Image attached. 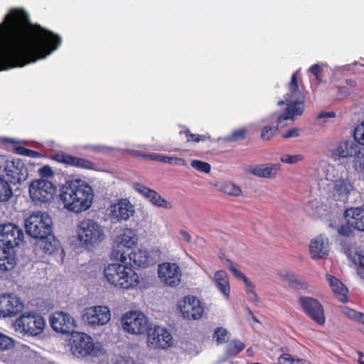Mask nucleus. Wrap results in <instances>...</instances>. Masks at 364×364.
Returning <instances> with one entry per match:
<instances>
[{
	"label": "nucleus",
	"mask_w": 364,
	"mask_h": 364,
	"mask_svg": "<svg viewBox=\"0 0 364 364\" xmlns=\"http://www.w3.org/2000/svg\"><path fill=\"white\" fill-rule=\"evenodd\" d=\"M137 243V237L131 228H125L119 237L118 247L121 246L130 249Z\"/></svg>",
	"instance_id": "nucleus-33"
},
{
	"label": "nucleus",
	"mask_w": 364,
	"mask_h": 364,
	"mask_svg": "<svg viewBox=\"0 0 364 364\" xmlns=\"http://www.w3.org/2000/svg\"><path fill=\"white\" fill-rule=\"evenodd\" d=\"M364 356V353L361 351H358V362L359 364H364V361L363 360V357Z\"/></svg>",
	"instance_id": "nucleus-62"
},
{
	"label": "nucleus",
	"mask_w": 364,
	"mask_h": 364,
	"mask_svg": "<svg viewBox=\"0 0 364 364\" xmlns=\"http://www.w3.org/2000/svg\"><path fill=\"white\" fill-rule=\"evenodd\" d=\"M12 195L13 191L9 183L0 177V202L8 201Z\"/></svg>",
	"instance_id": "nucleus-36"
},
{
	"label": "nucleus",
	"mask_w": 364,
	"mask_h": 364,
	"mask_svg": "<svg viewBox=\"0 0 364 364\" xmlns=\"http://www.w3.org/2000/svg\"><path fill=\"white\" fill-rule=\"evenodd\" d=\"M23 230L12 223L0 224V270L9 271L16 265L14 248L23 241Z\"/></svg>",
	"instance_id": "nucleus-4"
},
{
	"label": "nucleus",
	"mask_w": 364,
	"mask_h": 364,
	"mask_svg": "<svg viewBox=\"0 0 364 364\" xmlns=\"http://www.w3.org/2000/svg\"><path fill=\"white\" fill-rule=\"evenodd\" d=\"M4 171L11 183H20L28 177V169L24 163L20 159L7 161Z\"/></svg>",
	"instance_id": "nucleus-19"
},
{
	"label": "nucleus",
	"mask_w": 364,
	"mask_h": 364,
	"mask_svg": "<svg viewBox=\"0 0 364 364\" xmlns=\"http://www.w3.org/2000/svg\"><path fill=\"white\" fill-rule=\"evenodd\" d=\"M353 262L364 269V255L356 253L353 257Z\"/></svg>",
	"instance_id": "nucleus-53"
},
{
	"label": "nucleus",
	"mask_w": 364,
	"mask_h": 364,
	"mask_svg": "<svg viewBox=\"0 0 364 364\" xmlns=\"http://www.w3.org/2000/svg\"><path fill=\"white\" fill-rule=\"evenodd\" d=\"M309 71L315 75L316 80L319 82L321 81L322 77V69L320 67L318 64H314L312 65L310 68Z\"/></svg>",
	"instance_id": "nucleus-50"
},
{
	"label": "nucleus",
	"mask_w": 364,
	"mask_h": 364,
	"mask_svg": "<svg viewBox=\"0 0 364 364\" xmlns=\"http://www.w3.org/2000/svg\"><path fill=\"white\" fill-rule=\"evenodd\" d=\"M122 324L125 331L136 335L148 333L149 323L146 316L140 311H129L122 318Z\"/></svg>",
	"instance_id": "nucleus-11"
},
{
	"label": "nucleus",
	"mask_w": 364,
	"mask_h": 364,
	"mask_svg": "<svg viewBox=\"0 0 364 364\" xmlns=\"http://www.w3.org/2000/svg\"><path fill=\"white\" fill-rule=\"evenodd\" d=\"M55 192L56 188L53 183L42 178L33 181L29 186L31 198L36 203L50 202Z\"/></svg>",
	"instance_id": "nucleus-10"
},
{
	"label": "nucleus",
	"mask_w": 364,
	"mask_h": 364,
	"mask_svg": "<svg viewBox=\"0 0 364 364\" xmlns=\"http://www.w3.org/2000/svg\"><path fill=\"white\" fill-rule=\"evenodd\" d=\"M52 220L45 212L33 213L25 220V228L31 237L39 239L52 232Z\"/></svg>",
	"instance_id": "nucleus-7"
},
{
	"label": "nucleus",
	"mask_w": 364,
	"mask_h": 364,
	"mask_svg": "<svg viewBox=\"0 0 364 364\" xmlns=\"http://www.w3.org/2000/svg\"><path fill=\"white\" fill-rule=\"evenodd\" d=\"M246 293L249 296V300L254 301V302H258L259 298L257 294V293L255 291V289H247Z\"/></svg>",
	"instance_id": "nucleus-54"
},
{
	"label": "nucleus",
	"mask_w": 364,
	"mask_h": 364,
	"mask_svg": "<svg viewBox=\"0 0 364 364\" xmlns=\"http://www.w3.org/2000/svg\"><path fill=\"white\" fill-rule=\"evenodd\" d=\"M70 346L72 353L77 357H97L100 355V348L95 346L92 337L85 333L76 332L72 334Z\"/></svg>",
	"instance_id": "nucleus-8"
},
{
	"label": "nucleus",
	"mask_w": 364,
	"mask_h": 364,
	"mask_svg": "<svg viewBox=\"0 0 364 364\" xmlns=\"http://www.w3.org/2000/svg\"><path fill=\"white\" fill-rule=\"evenodd\" d=\"M78 237L87 246H94L104 239V231L97 223L85 218L78 225Z\"/></svg>",
	"instance_id": "nucleus-9"
},
{
	"label": "nucleus",
	"mask_w": 364,
	"mask_h": 364,
	"mask_svg": "<svg viewBox=\"0 0 364 364\" xmlns=\"http://www.w3.org/2000/svg\"><path fill=\"white\" fill-rule=\"evenodd\" d=\"M346 314L350 319L364 324V314L349 308L346 309Z\"/></svg>",
	"instance_id": "nucleus-45"
},
{
	"label": "nucleus",
	"mask_w": 364,
	"mask_h": 364,
	"mask_svg": "<svg viewBox=\"0 0 364 364\" xmlns=\"http://www.w3.org/2000/svg\"><path fill=\"white\" fill-rule=\"evenodd\" d=\"M339 92L341 95H349L350 92L343 87H339Z\"/></svg>",
	"instance_id": "nucleus-63"
},
{
	"label": "nucleus",
	"mask_w": 364,
	"mask_h": 364,
	"mask_svg": "<svg viewBox=\"0 0 364 364\" xmlns=\"http://www.w3.org/2000/svg\"><path fill=\"white\" fill-rule=\"evenodd\" d=\"M84 319L91 326H102L111 318V313L105 306H96L85 309Z\"/></svg>",
	"instance_id": "nucleus-16"
},
{
	"label": "nucleus",
	"mask_w": 364,
	"mask_h": 364,
	"mask_svg": "<svg viewBox=\"0 0 364 364\" xmlns=\"http://www.w3.org/2000/svg\"><path fill=\"white\" fill-rule=\"evenodd\" d=\"M191 166L196 170L205 173H209L211 168L208 163L196 159L191 161Z\"/></svg>",
	"instance_id": "nucleus-41"
},
{
	"label": "nucleus",
	"mask_w": 364,
	"mask_h": 364,
	"mask_svg": "<svg viewBox=\"0 0 364 364\" xmlns=\"http://www.w3.org/2000/svg\"><path fill=\"white\" fill-rule=\"evenodd\" d=\"M229 269L235 277L240 279L242 280H243L244 278H245L246 276L245 275V274L242 273L240 270L237 269L232 262H230L229 265Z\"/></svg>",
	"instance_id": "nucleus-51"
},
{
	"label": "nucleus",
	"mask_w": 364,
	"mask_h": 364,
	"mask_svg": "<svg viewBox=\"0 0 364 364\" xmlns=\"http://www.w3.org/2000/svg\"><path fill=\"white\" fill-rule=\"evenodd\" d=\"M60 249V244L58 240L50 232L38 239L34 247V252L36 255L41 257L44 255H51L58 252Z\"/></svg>",
	"instance_id": "nucleus-21"
},
{
	"label": "nucleus",
	"mask_w": 364,
	"mask_h": 364,
	"mask_svg": "<svg viewBox=\"0 0 364 364\" xmlns=\"http://www.w3.org/2000/svg\"><path fill=\"white\" fill-rule=\"evenodd\" d=\"M344 216L355 230L364 232V208H348L345 211Z\"/></svg>",
	"instance_id": "nucleus-26"
},
{
	"label": "nucleus",
	"mask_w": 364,
	"mask_h": 364,
	"mask_svg": "<svg viewBox=\"0 0 364 364\" xmlns=\"http://www.w3.org/2000/svg\"><path fill=\"white\" fill-rule=\"evenodd\" d=\"M119 255V261L122 262V263H126V261H127V255H125L124 252H121V251L119 250H117V254H116V256L118 257Z\"/></svg>",
	"instance_id": "nucleus-56"
},
{
	"label": "nucleus",
	"mask_w": 364,
	"mask_h": 364,
	"mask_svg": "<svg viewBox=\"0 0 364 364\" xmlns=\"http://www.w3.org/2000/svg\"><path fill=\"white\" fill-rule=\"evenodd\" d=\"M129 264L139 267H146L150 264V255L147 250L137 249L132 250L128 255Z\"/></svg>",
	"instance_id": "nucleus-30"
},
{
	"label": "nucleus",
	"mask_w": 364,
	"mask_h": 364,
	"mask_svg": "<svg viewBox=\"0 0 364 364\" xmlns=\"http://www.w3.org/2000/svg\"><path fill=\"white\" fill-rule=\"evenodd\" d=\"M148 346L151 348H166L171 345L172 336L165 328L155 326L147 334Z\"/></svg>",
	"instance_id": "nucleus-17"
},
{
	"label": "nucleus",
	"mask_w": 364,
	"mask_h": 364,
	"mask_svg": "<svg viewBox=\"0 0 364 364\" xmlns=\"http://www.w3.org/2000/svg\"><path fill=\"white\" fill-rule=\"evenodd\" d=\"M111 218L117 220H127L132 215L133 210L129 203L121 201L111 206Z\"/></svg>",
	"instance_id": "nucleus-31"
},
{
	"label": "nucleus",
	"mask_w": 364,
	"mask_h": 364,
	"mask_svg": "<svg viewBox=\"0 0 364 364\" xmlns=\"http://www.w3.org/2000/svg\"><path fill=\"white\" fill-rule=\"evenodd\" d=\"M288 92L284 95V100H279L278 105L287 104L284 112L279 115L274 113L271 117L277 119V126H264L261 131V138L269 141L276 134L279 128L284 127L289 121H293L295 116L301 115L304 110L305 95L299 90L297 73L291 75V81L288 84Z\"/></svg>",
	"instance_id": "nucleus-2"
},
{
	"label": "nucleus",
	"mask_w": 364,
	"mask_h": 364,
	"mask_svg": "<svg viewBox=\"0 0 364 364\" xmlns=\"http://www.w3.org/2000/svg\"><path fill=\"white\" fill-rule=\"evenodd\" d=\"M161 280L168 286L176 287L181 282V269L176 263L164 262L158 267Z\"/></svg>",
	"instance_id": "nucleus-15"
},
{
	"label": "nucleus",
	"mask_w": 364,
	"mask_h": 364,
	"mask_svg": "<svg viewBox=\"0 0 364 364\" xmlns=\"http://www.w3.org/2000/svg\"><path fill=\"white\" fill-rule=\"evenodd\" d=\"M60 198L66 209L74 213H82L91 207L94 191L85 181L74 178L67 181L62 186Z\"/></svg>",
	"instance_id": "nucleus-3"
},
{
	"label": "nucleus",
	"mask_w": 364,
	"mask_h": 364,
	"mask_svg": "<svg viewBox=\"0 0 364 364\" xmlns=\"http://www.w3.org/2000/svg\"><path fill=\"white\" fill-rule=\"evenodd\" d=\"M14 346V341L11 338L0 333V350H9Z\"/></svg>",
	"instance_id": "nucleus-47"
},
{
	"label": "nucleus",
	"mask_w": 364,
	"mask_h": 364,
	"mask_svg": "<svg viewBox=\"0 0 364 364\" xmlns=\"http://www.w3.org/2000/svg\"><path fill=\"white\" fill-rule=\"evenodd\" d=\"M346 83L350 87H355L356 82L352 79H348L346 80Z\"/></svg>",
	"instance_id": "nucleus-61"
},
{
	"label": "nucleus",
	"mask_w": 364,
	"mask_h": 364,
	"mask_svg": "<svg viewBox=\"0 0 364 364\" xmlns=\"http://www.w3.org/2000/svg\"><path fill=\"white\" fill-rule=\"evenodd\" d=\"M336 117L334 112H322L318 114V118H333Z\"/></svg>",
	"instance_id": "nucleus-55"
},
{
	"label": "nucleus",
	"mask_w": 364,
	"mask_h": 364,
	"mask_svg": "<svg viewBox=\"0 0 364 364\" xmlns=\"http://www.w3.org/2000/svg\"><path fill=\"white\" fill-rule=\"evenodd\" d=\"M214 282L220 293L228 299L230 297V282L228 274L224 270H218L214 274Z\"/></svg>",
	"instance_id": "nucleus-32"
},
{
	"label": "nucleus",
	"mask_w": 364,
	"mask_h": 364,
	"mask_svg": "<svg viewBox=\"0 0 364 364\" xmlns=\"http://www.w3.org/2000/svg\"><path fill=\"white\" fill-rule=\"evenodd\" d=\"M247 130L246 128H240L234 130L230 134L226 136L225 140L228 142H236L243 140L246 137Z\"/></svg>",
	"instance_id": "nucleus-39"
},
{
	"label": "nucleus",
	"mask_w": 364,
	"mask_h": 364,
	"mask_svg": "<svg viewBox=\"0 0 364 364\" xmlns=\"http://www.w3.org/2000/svg\"><path fill=\"white\" fill-rule=\"evenodd\" d=\"M281 171L280 164H267L257 165L250 172L258 177L272 178Z\"/></svg>",
	"instance_id": "nucleus-29"
},
{
	"label": "nucleus",
	"mask_w": 364,
	"mask_h": 364,
	"mask_svg": "<svg viewBox=\"0 0 364 364\" xmlns=\"http://www.w3.org/2000/svg\"><path fill=\"white\" fill-rule=\"evenodd\" d=\"M245 348V343L238 339L232 340L226 347L225 355L227 357H234L242 351Z\"/></svg>",
	"instance_id": "nucleus-35"
},
{
	"label": "nucleus",
	"mask_w": 364,
	"mask_h": 364,
	"mask_svg": "<svg viewBox=\"0 0 364 364\" xmlns=\"http://www.w3.org/2000/svg\"><path fill=\"white\" fill-rule=\"evenodd\" d=\"M182 133H183L186 135L187 141L199 142L200 141H204L206 139L205 136L192 134L188 129L180 132V134Z\"/></svg>",
	"instance_id": "nucleus-48"
},
{
	"label": "nucleus",
	"mask_w": 364,
	"mask_h": 364,
	"mask_svg": "<svg viewBox=\"0 0 364 364\" xmlns=\"http://www.w3.org/2000/svg\"><path fill=\"white\" fill-rule=\"evenodd\" d=\"M60 36L32 23L23 9H11L0 23V72L46 58L61 44Z\"/></svg>",
	"instance_id": "nucleus-1"
},
{
	"label": "nucleus",
	"mask_w": 364,
	"mask_h": 364,
	"mask_svg": "<svg viewBox=\"0 0 364 364\" xmlns=\"http://www.w3.org/2000/svg\"><path fill=\"white\" fill-rule=\"evenodd\" d=\"M245 284H246L247 289H255V285L252 284V282H250L247 277H245V278H244V279L242 280Z\"/></svg>",
	"instance_id": "nucleus-58"
},
{
	"label": "nucleus",
	"mask_w": 364,
	"mask_h": 364,
	"mask_svg": "<svg viewBox=\"0 0 364 364\" xmlns=\"http://www.w3.org/2000/svg\"><path fill=\"white\" fill-rule=\"evenodd\" d=\"M38 173L42 178H52L54 176V172L51 167L48 165H45L38 170Z\"/></svg>",
	"instance_id": "nucleus-49"
},
{
	"label": "nucleus",
	"mask_w": 364,
	"mask_h": 364,
	"mask_svg": "<svg viewBox=\"0 0 364 364\" xmlns=\"http://www.w3.org/2000/svg\"><path fill=\"white\" fill-rule=\"evenodd\" d=\"M104 277L112 286L121 289H132L139 284V275L129 266L112 263L104 269Z\"/></svg>",
	"instance_id": "nucleus-5"
},
{
	"label": "nucleus",
	"mask_w": 364,
	"mask_h": 364,
	"mask_svg": "<svg viewBox=\"0 0 364 364\" xmlns=\"http://www.w3.org/2000/svg\"><path fill=\"white\" fill-rule=\"evenodd\" d=\"M133 188L144 197L148 198L153 205L166 209H171L172 203L163 198L156 191L151 189L142 183H134Z\"/></svg>",
	"instance_id": "nucleus-23"
},
{
	"label": "nucleus",
	"mask_w": 364,
	"mask_h": 364,
	"mask_svg": "<svg viewBox=\"0 0 364 364\" xmlns=\"http://www.w3.org/2000/svg\"><path fill=\"white\" fill-rule=\"evenodd\" d=\"M52 328L62 334H73L76 327L75 319L68 313L55 311L49 319Z\"/></svg>",
	"instance_id": "nucleus-13"
},
{
	"label": "nucleus",
	"mask_w": 364,
	"mask_h": 364,
	"mask_svg": "<svg viewBox=\"0 0 364 364\" xmlns=\"http://www.w3.org/2000/svg\"><path fill=\"white\" fill-rule=\"evenodd\" d=\"M310 255L312 259H321L328 254V242L321 235L313 239L309 245Z\"/></svg>",
	"instance_id": "nucleus-27"
},
{
	"label": "nucleus",
	"mask_w": 364,
	"mask_h": 364,
	"mask_svg": "<svg viewBox=\"0 0 364 364\" xmlns=\"http://www.w3.org/2000/svg\"><path fill=\"white\" fill-rule=\"evenodd\" d=\"M181 235L183 238V240L188 242H189L191 240V235L186 230H181L180 232Z\"/></svg>",
	"instance_id": "nucleus-57"
},
{
	"label": "nucleus",
	"mask_w": 364,
	"mask_h": 364,
	"mask_svg": "<svg viewBox=\"0 0 364 364\" xmlns=\"http://www.w3.org/2000/svg\"><path fill=\"white\" fill-rule=\"evenodd\" d=\"M279 364H303V359H294L289 353H283L278 358Z\"/></svg>",
	"instance_id": "nucleus-43"
},
{
	"label": "nucleus",
	"mask_w": 364,
	"mask_h": 364,
	"mask_svg": "<svg viewBox=\"0 0 364 364\" xmlns=\"http://www.w3.org/2000/svg\"><path fill=\"white\" fill-rule=\"evenodd\" d=\"M46 326L44 318L36 312H24L14 323L16 332L27 336L41 334Z\"/></svg>",
	"instance_id": "nucleus-6"
},
{
	"label": "nucleus",
	"mask_w": 364,
	"mask_h": 364,
	"mask_svg": "<svg viewBox=\"0 0 364 364\" xmlns=\"http://www.w3.org/2000/svg\"><path fill=\"white\" fill-rule=\"evenodd\" d=\"M299 135V129L294 128L288 130L287 132L282 134V137L284 139L291 138V137H296Z\"/></svg>",
	"instance_id": "nucleus-52"
},
{
	"label": "nucleus",
	"mask_w": 364,
	"mask_h": 364,
	"mask_svg": "<svg viewBox=\"0 0 364 364\" xmlns=\"http://www.w3.org/2000/svg\"><path fill=\"white\" fill-rule=\"evenodd\" d=\"M353 137L358 143V151L356 150L353 166L356 171L364 172V121L354 129Z\"/></svg>",
	"instance_id": "nucleus-22"
},
{
	"label": "nucleus",
	"mask_w": 364,
	"mask_h": 364,
	"mask_svg": "<svg viewBox=\"0 0 364 364\" xmlns=\"http://www.w3.org/2000/svg\"><path fill=\"white\" fill-rule=\"evenodd\" d=\"M250 314L251 315H252V318L254 319V321H255L256 322H258V320L256 318V317L253 315L252 312L251 311H250Z\"/></svg>",
	"instance_id": "nucleus-64"
},
{
	"label": "nucleus",
	"mask_w": 364,
	"mask_h": 364,
	"mask_svg": "<svg viewBox=\"0 0 364 364\" xmlns=\"http://www.w3.org/2000/svg\"><path fill=\"white\" fill-rule=\"evenodd\" d=\"M23 304L18 297L11 294L0 295V317H13L22 309Z\"/></svg>",
	"instance_id": "nucleus-18"
},
{
	"label": "nucleus",
	"mask_w": 364,
	"mask_h": 364,
	"mask_svg": "<svg viewBox=\"0 0 364 364\" xmlns=\"http://www.w3.org/2000/svg\"><path fill=\"white\" fill-rule=\"evenodd\" d=\"M245 284H246L247 289H255V285L252 284V282H250L247 277H245V278H244V279L242 280Z\"/></svg>",
	"instance_id": "nucleus-59"
},
{
	"label": "nucleus",
	"mask_w": 364,
	"mask_h": 364,
	"mask_svg": "<svg viewBox=\"0 0 364 364\" xmlns=\"http://www.w3.org/2000/svg\"><path fill=\"white\" fill-rule=\"evenodd\" d=\"M178 306L183 317L188 319H199L204 312L201 301L195 296H185Z\"/></svg>",
	"instance_id": "nucleus-12"
},
{
	"label": "nucleus",
	"mask_w": 364,
	"mask_h": 364,
	"mask_svg": "<svg viewBox=\"0 0 364 364\" xmlns=\"http://www.w3.org/2000/svg\"><path fill=\"white\" fill-rule=\"evenodd\" d=\"M304 156L302 154H284L281 156L280 159L283 163L288 164H294L304 160Z\"/></svg>",
	"instance_id": "nucleus-44"
},
{
	"label": "nucleus",
	"mask_w": 364,
	"mask_h": 364,
	"mask_svg": "<svg viewBox=\"0 0 364 364\" xmlns=\"http://www.w3.org/2000/svg\"><path fill=\"white\" fill-rule=\"evenodd\" d=\"M14 152L17 154L28 156L31 158H39L42 154L36 151L29 149L24 146H16L14 148Z\"/></svg>",
	"instance_id": "nucleus-40"
},
{
	"label": "nucleus",
	"mask_w": 364,
	"mask_h": 364,
	"mask_svg": "<svg viewBox=\"0 0 364 364\" xmlns=\"http://www.w3.org/2000/svg\"><path fill=\"white\" fill-rule=\"evenodd\" d=\"M353 187L348 178H339L333 181V198L336 201L346 202Z\"/></svg>",
	"instance_id": "nucleus-24"
},
{
	"label": "nucleus",
	"mask_w": 364,
	"mask_h": 364,
	"mask_svg": "<svg viewBox=\"0 0 364 364\" xmlns=\"http://www.w3.org/2000/svg\"><path fill=\"white\" fill-rule=\"evenodd\" d=\"M299 303L304 311L313 321L319 325H323L326 321L323 306L316 299L309 296H301Z\"/></svg>",
	"instance_id": "nucleus-14"
},
{
	"label": "nucleus",
	"mask_w": 364,
	"mask_h": 364,
	"mask_svg": "<svg viewBox=\"0 0 364 364\" xmlns=\"http://www.w3.org/2000/svg\"><path fill=\"white\" fill-rule=\"evenodd\" d=\"M51 159L67 166H73L77 168L92 170L95 164L92 161L77 156H73L63 151L58 152L51 156Z\"/></svg>",
	"instance_id": "nucleus-20"
},
{
	"label": "nucleus",
	"mask_w": 364,
	"mask_h": 364,
	"mask_svg": "<svg viewBox=\"0 0 364 364\" xmlns=\"http://www.w3.org/2000/svg\"><path fill=\"white\" fill-rule=\"evenodd\" d=\"M326 279L335 296V297L341 302L346 303L348 300V288L336 277L327 274Z\"/></svg>",
	"instance_id": "nucleus-25"
},
{
	"label": "nucleus",
	"mask_w": 364,
	"mask_h": 364,
	"mask_svg": "<svg viewBox=\"0 0 364 364\" xmlns=\"http://www.w3.org/2000/svg\"><path fill=\"white\" fill-rule=\"evenodd\" d=\"M107 149V147L102 146H95L92 147V150L96 151H103L106 150Z\"/></svg>",
	"instance_id": "nucleus-60"
},
{
	"label": "nucleus",
	"mask_w": 364,
	"mask_h": 364,
	"mask_svg": "<svg viewBox=\"0 0 364 364\" xmlns=\"http://www.w3.org/2000/svg\"><path fill=\"white\" fill-rule=\"evenodd\" d=\"M220 191L231 196H239L242 194L240 187L233 183H223L220 187Z\"/></svg>",
	"instance_id": "nucleus-37"
},
{
	"label": "nucleus",
	"mask_w": 364,
	"mask_h": 364,
	"mask_svg": "<svg viewBox=\"0 0 364 364\" xmlns=\"http://www.w3.org/2000/svg\"><path fill=\"white\" fill-rule=\"evenodd\" d=\"M285 278L289 282V287L294 288V289H308V284L305 282L301 281L297 278V276L287 273L285 274Z\"/></svg>",
	"instance_id": "nucleus-38"
},
{
	"label": "nucleus",
	"mask_w": 364,
	"mask_h": 364,
	"mask_svg": "<svg viewBox=\"0 0 364 364\" xmlns=\"http://www.w3.org/2000/svg\"><path fill=\"white\" fill-rule=\"evenodd\" d=\"M346 223L343 225H341L338 229V232L339 235L345 236V237H351L353 236V227L348 223V220H346Z\"/></svg>",
	"instance_id": "nucleus-46"
},
{
	"label": "nucleus",
	"mask_w": 364,
	"mask_h": 364,
	"mask_svg": "<svg viewBox=\"0 0 364 364\" xmlns=\"http://www.w3.org/2000/svg\"><path fill=\"white\" fill-rule=\"evenodd\" d=\"M146 157L154 161L163 162L171 165L186 166V161L182 158L172 157L157 154L146 155Z\"/></svg>",
	"instance_id": "nucleus-34"
},
{
	"label": "nucleus",
	"mask_w": 364,
	"mask_h": 364,
	"mask_svg": "<svg viewBox=\"0 0 364 364\" xmlns=\"http://www.w3.org/2000/svg\"><path fill=\"white\" fill-rule=\"evenodd\" d=\"M213 338H215L218 344L224 343L228 340V332L226 329L218 327L214 332Z\"/></svg>",
	"instance_id": "nucleus-42"
},
{
	"label": "nucleus",
	"mask_w": 364,
	"mask_h": 364,
	"mask_svg": "<svg viewBox=\"0 0 364 364\" xmlns=\"http://www.w3.org/2000/svg\"><path fill=\"white\" fill-rule=\"evenodd\" d=\"M358 151V143L355 139L346 140L340 141L337 146L332 151V154L335 156L341 158H347L348 156H353Z\"/></svg>",
	"instance_id": "nucleus-28"
}]
</instances>
